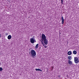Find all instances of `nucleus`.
I'll return each instance as SVG.
<instances>
[{"label": "nucleus", "instance_id": "nucleus-22", "mask_svg": "<svg viewBox=\"0 0 79 79\" xmlns=\"http://www.w3.org/2000/svg\"><path fill=\"white\" fill-rule=\"evenodd\" d=\"M0 65H1V63L0 62Z\"/></svg>", "mask_w": 79, "mask_h": 79}, {"label": "nucleus", "instance_id": "nucleus-23", "mask_svg": "<svg viewBox=\"0 0 79 79\" xmlns=\"http://www.w3.org/2000/svg\"><path fill=\"white\" fill-rule=\"evenodd\" d=\"M52 68H53V67Z\"/></svg>", "mask_w": 79, "mask_h": 79}, {"label": "nucleus", "instance_id": "nucleus-10", "mask_svg": "<svg viewBox=\"0 0 79 79\" xmlns=\"http://www.w3.org/2000/svg\"><path fill=\"white\" fill-rule=\"evenodd\" d=\"M35 71H42V70H41L40 69H35Z\"/></svg>", "mask_w": 79, "mask_h": 79}, {"label": "nucleus", "instance_id": "nucleus-8", "mask_svg": "<svg viewBox=\"0 0 79 79\" xmlns=\"http://www.w3.org/2000/svg\"><path fill=\"white\" fill-rule=\"evenodd\" d=\"M7 39L9 40H10L11 39V36L10 35H9L8 36Z\"/></svg>", "mask_w": 79, "mask_h": 79}, {"label": "nucleus", "instance_id": "nucleus-24", "mask_svg": "<svg viewBox=\"0 0 79 79\" xmlns=\"http://www.w3.org/2000/svg\"><path fill=\"white\" fill-rule=\"evenodd\" d=\"M6 34H8L6 33Z\"/></svg>", "mask_w": 79, "mask_h": 79}, {"label": "nucleus", "instance_id": "nucleus-5", "mask_svg": "<svg viewBox=\"0 0 79 79\" xmlns=\"http://www.w3.org/2000/svg\"><path fill=\"white\" fill-rule=\"evenodd\" d=\"M43 41L45 45H47V44H48V40L47 39H45Z\"/></svg>", "mask_w": 79, "mask_h": 79}, {"label": "nucleus", "instance_id": "nucleus-18", "mask_svg": "<svg viewBox=\"0 0 79 79\" xmlns=\"http://www.w3.org/2000/svg\"><path fill=\"white\" fill-rule=\"evenodd\" d=\"M59 34H61V32L60 31L59 32Z\"/></svg>", "mask_w": 79, "mask_h": 79}, {"label": "nucleus", "instance_id": "nucleus-20", "mask_svg": "<svg viewBox=\"0 0 79 79\" xmlns=\"http://www.w3.org/2000/svg\"><path fill=\"white\" fill-rule=\"evenodd\" d=\"M29 54H30V55H31V52H30Z\"/></svg>", "mask_w": 79, "mask_h": 79}, {"label": "nucleus", "instance_id": "nucleus-12", "mask_svg": "<svg viewBox=\"0 0 79 79\" xmlns=\"http://www.w3.org/2000/svg\"><path fill=\"white\" fill-rule=\"evenodd\" d=\"M73 53L74 55H76L77 54V52L76 51H73Z\"/></svg>", "mask_w": 79, "mask_h": 79}, {"label": "nucleus", "instance_id": "nucleus-1", "mask_svg": "<svg viewBox=\"0 0 79 79\" xmlns=\"http://www.w3.org/2000/svg\"><path fill=\"white\" fill-rule=\"evenodd\" d=\"M31 56L33 58H34V56L36 55V52L34 50H32L31 51Z\"/></svg>", "mask_w": 79, "mask_h": 79}, {"label": "nucleus", "instance_id": "nucleus-6", "mask_svg": "<svg viewBox=\"0 0 79 79\" xmlns=\"http://www.w3.org/2000/svg\"><path fill=\"white\" fill-rule=\"evenodd\" d=\"M61 20H62V24H64V19H63V16L61 17Z\"/></svg>", "mask_w": 79, "mask_h": 79}, {"label": "nucleus", "instance_id": "nucleus-15", "mask_svg": "<svg viewBox=\"0 0 79 79\" xmlns=\"http://www.w3.org/2000/svg\"><path fill=\"white\" fill-rule=\"evenodd\" d=\"M43 46H44V47L45 48H47V46H46V45H45V44H44L43 45Z\"/></svg>", "mask_w": 79, "mask_h": 79}, {"label": "nucleus", "instance_id": "nucleus-19", "mask_svg": "<svg viewBox=\"0 0 79 79\" xmlns=\"http://www.w3.org/2000/svg\"><path fill=\"white\" fill-rule=\"evenodd\" d=\"M2 37V35L1 34H0V37Z\"/></svg>", "mask_w": 79, "mask_h": 79}, {"label": "nucleus", "instance_id": "nucleus-14", "mask_svg": "<svg viewBox=\"0 0 79 79\" xmlns=\"http://www.w3.org/2000/svg\"><path fill=\"white\" fill-rule=\"evenodd\" d=\"M3 70V69H2V68L0 67V71H2Z\"/></svg>", "mask_w": 79, "mask_h": 79}, {"label": "nucleus", "instance_id": "nucleus-17", "mask_svg": "<svg viewBox=\"0 0 79 79\" xmlns=\"http://www.w3.org/2000/svg\"><path fill=\"white\" fill-rule=\"evenodd\" d=\"M41 42H42V44H43V45H44V41H41Z\"/></svg>", "mask_w": 79, "mask_h": 79}, {"label": "nucleus", "instance_id": "nucleus-11", "mask_svg": "<svg viewBox=\"0 0 79 79\" xmlns=\"http://www.w3.org/2000/svg\"><path fill=\"white\" fill-rule=\"evenodd\" d=\"M68 59L70 60H71L72 59V57H71V56H68Z\"/></svg>", "mask_w": 79, "mask_h": 79}, {"label": "nucleus", "instance_id": "nucleus-7", "mask_svg": "<svg viewBox=\"0 0 79 79\" xmlns=\"http://www.w3.org/2000/svg\"><path fill=\"white\" fill-rule=\"evenodd\" d=\"M68 63L69 64L71 65L73 64V62H72V61L69 60H68Z\"/></svg>", "mask_w": 79, "mask_h": 79}, {"label": "nucleus", "instance_id": "nucleus-2", "mask_svg": "<svg viewBox=\"0 0 79 79\" xmlns=\"http://www.w3.org/2000/svg\"><path fill=\"white\" fill-rule=\"evenodd\" d=\"M74 61L75 63L77 64L79 62V58L77 57H75L74 58Z\"/></svg>", "mask_w": 79, "mask_h": 79}, {"label": "nucleus", "instance_id": "nucleus-3", "mask_svg": "<svg viewBox=\"0 0 79 79\" xmlns=\"http://www.w3.org/2000/svg\"><path fill=\"white\" fill-rule=\"evenodd\" d=\"M42 37V42H44V40H45V39H46V36L45 35H44V34H42L41 35Z\"/></svg>", "mask_w": 79, "mask_h": 79}, {"label": "nucleus", "instance_id": "nucleus-4", "mask_svg": "<svg viewBox=\"0 0 79 79\" xmlns=\"http://www.w3.org/2000/svg\"><path fill=\"white\" fill-rule=\"evenodd\" d=\"M30 40L31 42V44H34V42H36V41L34 39H33V38L31 39H30Z\"/></svg>", "mask_w": 79, "mask_h": 79}, {"label": "nucleus", "instance_id": "nucleus-21", "mask_svg": "<svg viewBox=\"0 0 79 79\" xmlns=\"http://www.w3.org/2000/svg\"><path fill=\"white\" fill-rule=\"evenodd\" d=\"M58 77H60V75L58 76Z\"/></svg>", "mask_w": 79, "mask_h": 79}, {"label": "nucleus", "instance_id": "nucleus-13", "mask_svg": "<svg viewBox=\"0 0 79 79\" xmlns=\"http://www.w3.org/2000/svg\"><path fill=\"white\" fill-rule=\"evenodd\" d=\"M38 46H39V44H37L35 46V48H38Z\"/></svg>", "mask_w": 79, "mask_h": 79}, {"label": "nucleus", "instance_id": "nucleus-9", "mask_svg": "<svg viewBox=\"0 0 79 79\" xmlns=\"http://www.w3.org/2000/svg\"><path fill=\"white\" fill-rule=\"evenodd\" d=\"M72 54V52H71V51H69L68 52V55H71Z\"/></svg>", "mask_w": 79, "mask_h": 79}, {"label": "nucleus", "instance_id": "nucleus-16", "mask_svg": "<svg viewBox=\"0 0 79 79\" xmlns=\"http://www.w3.org/2000/svg\"><path fill=\"white\" fill-rule=\"evenodd\" d=\"M61 0V3H62V4H63V0Z\"/></svg>", "mask_w": 79, "mask_h": 79}]
</instances>
